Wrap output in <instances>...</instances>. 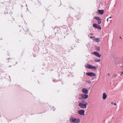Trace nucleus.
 Returning a JSON list of instances; mask_svg holds the SVG:
<instances>
[{"mask_svg": "<svg viewBox=\"0 0 123 123\" xmlns=\"http://www.w3.org/2000/svg\"><path fill=\"white\" fill-rule=\"evenodd\" d=\"M94 18L96 20L98 21L97 23L98 24H101V19L99 17H95Z\"/></svg>", "mask_w": 123, "mask_h": 123, "instance_id": "7", "label": "nucleus"}, {"mask_svg": "<svg viewBox=\"0 0 123 123\" xmlns=\"http://www.w3.org/2000/svg\"><path fill=\"white\" fill-rule=\"evenodd\" d=\"M121 74H123V71L121 73Z\"/></svg>", "mask_w": 123, "mask_h": 123, "instance_id": "22", "label": "nucleus"}, {"mask_svg": "<svg viewBox=\"0 0 123 123\" xmlns=\"http://www.w3.org/2000/svg\"><path fill=\"white\" fill-rule=\"evenodd\" d=\"M81 97L85 99H87L88 97L87 95L85 94H81Z\"/></svg>", "mask_w": 123, "mask_h": 123, "instance_id": "10", "label": "nucleus"}, {"mask_svg": "<svg viewBox=\"0 0 123 123\" xmlns=\"http://www.w3.org/2000/svg\"><path fill=\"white\" fill-rule=\"evenodd\" d=\"M113 76V77H117V75H115V74H114Z\"/></svg>", "mask_w": 123, "mask_h": 123, "instance_id": "17", "label": "nucleus"}, {"mask_svg": "<svg viewBox=\"0 0 123 123\" xmlns=\"http://www.w3.org/2000/svg\"><path fill=\"white\" fill-rule=\"evenodd\" d=\"M103 99H105L107 97V95L105 93H104L103 94Z\"/></svg>", "mask_w": 123, "mask_h": 123, "instance_id": "11", "label": "nucleus"}, {"mask_svg": "<svg viewBox=\"0 0 123 123\" xmlns=\"http://www.w3.org/2000/svg\"><path fill=\"white\" fill-rule=\"evenodd\" d=\"M120 38H121V37H120Z\"/></svg>", "mask_w": 123, "mask_h": 123, "instance_id": "25", "label": "nucleus"}, {"mask_svg": "<svg viewBox=\"0 0 123 123\" xmlns=\"http://www.w3.org/2000/svg\"><path fill=\"white\" fill-rule=\"evenodd\" d=\"M88 82L89 83H91V81H90V80L89 81H88Z\"/></svg>", "mask_w": 123, "mask_h": 123, "instance_id": "19", "label": "nucleus"}, {"mask_svg": "<svg viewBox=\"0 0 123 123\" xmlns=\"http://www.w3.org/2000/svg\"><path fill=\"white\" fill-rule=\"evenodd\" d=\"M95 61L97 62H99L100 61V60L98 59H96L95 60Z\"/></svg>", "mask_w": 123, "mask_h": 123, "instance_id": "14", "label": "nucleus"}, {"mask_svg": "<svg viewBox=\"0 0 123 123\" xmlns=\"http://www.w3.org/2000/svg\"><path fill=\"white\" fill-rule=\"evenodd\" d=\"M93 27L96 28L98 29L99 30L101 29V26L99 25L96 24H93Z\"/></svg>", "mask_w": 123, "mask_h": 123, "instance_id": "6", "label": "nucleus"}, {"mask_svg": "<svg viewBox=\"0 0 123 123\" xmlns=\"http://www.w3.org/2000/svg\"><path fill=\"white\" fill-rule=\"evenodd\" d=\"M82 91L85 94H87L88 93V90L85 88H83Z\"/></svg>", "mask_w": 123, "mask_h": 123, "instance_id": "8", "label": "nucleus"}, {"mask_svg": "<svg viewBox=\"0 0 123 123\" xmlns=\"http://www.w3.org/2000/svg\"><path fill=\"white\" fill-rule=\"evenodd\" d=\"M87 103L85 102V103H79V106L81 108L85 109L86 107V105Z\"/></svg>", "mask_w": 123, "mask_h": 123, "instance_id": "1", "label": "nucleus"}, {"mask_svg": "<svg viewBox=\"0 0 123 123\" xmlns=\"http://www.w3.org/2000/svg\"><path fill=\"white\" fill-rule=\"evenodd\" d=\"M86 67L87 68L90 69H94V70H96L97 69H96V68H97L98 67H96L94 66H93L91 65L87 64L86 66Z\"/></svg>", "mask_w": 123, "mask_h": 123, "instance_id": "3", "label": "nucleus"}, {"mask_svg": "<svg viewBox=\"0 0 123 123\" xmlns=\"http://www.w3.org/2000/svg\"><path fill=\"white\" fill-rule=\"evenodd\" d=\"M98 11L99 12V14H103L104 12V11L103 10H98Z\"/></svg>", "mask_w": 123, "mask_h": 123, "instance_id": "12", "label": "nucleus"}, {"mask_svg": "<svg viewBox=\"0 0 123 123\" xmlns=\"http://www.w3.org/2000/svg\"><path fill=\"white\" fill-rule=\"evenodd\" d=\"M93 40L96 42H99V40L98 38H96L94 39Z\"/></svg>", "mask_w": 123, "mask_h": 123, "instance_id": "13", "label": "nucleus"}, {"mask_svg": "<svg viewBox=\"0 0 123 123\" xmlns=\"http://www.w3.org/2000/svg\"><path fill=\"white\" fill-rule=\"evenodd\" d=\"M93 54L98 57H99L101 56V55L99 54L97 52H93Z\"/></svg>", "mask_w": 123, "mask_h": 123, "instance_id": "9", "label": "nucleus"}, {"mask_svg": "<svg viewBox=\"0 0 123 123\" xmlns=\"http://www.w3.org/2000/svg\"><path fill=\"white\" fill-rule=\"evenodd\" d=\"M86 74L88 76L92 77H95L96 75L95 73L92 72L86 73Z\"/></svg>", "mask_w": 123, "mask_h": 123, "instance_id": "5", "label": "nucleus"}, {"mask_svg": "<svg viewBox=\"0 0 123 123\" xmlns=\"http://www.w3.org/2000/svg\"><path fill=\"white\" fill-rule=\"evenodd\" d=\"M111 18V17L110 16V17H109V18H108L109 19L110 18Z\"/></svg>", "mask_w": 123, "mask_h": 123, "instance_id": "20", "label": "nucleus"}, {"mask_svg": "<svg viewBox=\"0 0 123 123\" xmlns=\"http://www.w3.org/2000/svg\"><path fill=\"white\" fill-rule=\"evenodd\" d=\"M70 120H71L72 122L74 123H80V120L79 118H70Z\"/></svg>", "mask_w": 123, "mask_h": 123, "instance_id": "2", "label": "nucleus"}, {"mask_svg": "<svg viewBox=\"0 0 123 123\" xmlns=\"http://www.w3.org/2000/svg\"><path fill=\"white\" fill-rule=\"evenodd\" d=\"M96 49L97 51H99L100 50L99 48L98 47H96Z\"/></svg>", "mask_w": 123, "mask_h": 123, "instance_id": "15", "label": "nucleus"}, {"mask_svg": "<svg viewBox=\"0 0 123 123\" xmlns=\"http://www.w3.org/2000/svg\"><path fill=\"white\" fill-rule=\"evenodd\" d=\"M90 38H95V37H92V36H90Z\"/></svg>", "mask_w": 123, "mask_h": 123, "instance_id": "16", "label": "nucleus"}, {"mask_svg": "<svg viewBox=\"0 0 123 123\" xmlns=\"http://www.w3.org/2000/svg\"><path fill=\"white\" fill-rule=\"evenodd\" d=\"M78 113L80 115H84L85 111L83 110H80L78 111Z\"/></svg>", "mask_w": 123, "mask_h": 123, "instance_id": "4", "label": "nucleus"}, {"mask_svg": "<svg viewBox=\"0 0 123 123\" xmlns=\"http://www.w3.org/2000/svg\"><path fill=\"white\" fill-rule=\"evenodd\" d=\"M108 75H109L110 74H108Z\"/></svg>", "mask_w": 123, "mask_h": 123, "instance_id": "24", "label": "nucleus"}, {"mask_svg": "<svg viewBox=\"0 0 123 123\" xmlns=\"http://www.w3.org/2000/svg\"><path fill=\"white\" fill-rule=\"evenodd\" d=\"M90 34H91V35H93V34H92V33H91Z\"/></svg>", "mask_w": 123, "mask_h": 123, "instance_id": "23", "label": "nucleus"}, {"mask_svg": "<svg viewBox=\"0 0 123 123\" xmlns=\"http://www.w3.org/2000/svg\"><path fill=\"white\" fill-rule=\"evenodd\" d=\"M109 18H108L106 20L107 21V22H108V19H109Z\"/></svg>", "mask_w": 123, "mask_h": 123, "instance_id": "18", "label": "nucleus"}, {"mask_svg": "<svg viewBox=\"0 0 123 123\" xmlns=\"http://www.w3.org/2000/svg\"><path fill=\"white\" fill-rule=\"evenodd\" d=\"M114 105H116V103H115L114 104Z\"/></svg>", "mask_w": 123, "mask_h": 123, "instance_id": "21", "label": "nucleus"}]
</instances>
